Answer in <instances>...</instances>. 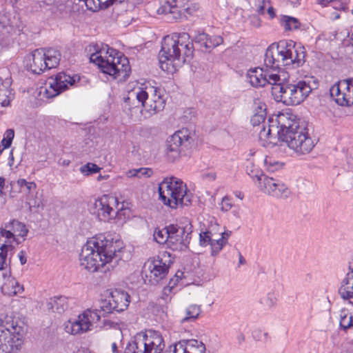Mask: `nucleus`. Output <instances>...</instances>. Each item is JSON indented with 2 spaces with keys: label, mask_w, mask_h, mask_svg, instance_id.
<instances>
[{
  "label": "nucleus",
  "mask_w": 353,
  "mask_h": 353,
  "mask_svg": "<svg viewBox=\"0 0 353 353\" xmlns=\"http://www.w3.org/2000/svg\"><path fill=\"white\" fill-rule=\"evenodd\" d=\"M5 184V179L0 177V193L2 192Z\"/></svg>",
  "instance_id": "obj_58"
},
{
  "label": "nucleus",
  "mask_w": 353,
  "mask_h": 353,
  "mask_svg": "<svg viewBox=\"0 0 353 353\" xmlns=\"http://www.w3.org/2000/svg\"><path fill=\"white\" fill-rule=\"evenodd\" d=\"M205 179L208 181H214L216 179V174L214 172H209L203 175Z\"/></svg>",
  "instance_id": "obj_52"
},
{
  "label": "nucleus",
  "mask_w": 353,
  "mask_h": 353,
  "mask_svg": "<svg viewBox=\"0 0 353 353\" xmlns=\"http://www.w3.org/2000/svg\"><path fill=\"white\" fill-rule=\"evenodd\" d=\"M269 1L268 0H256L255 6L259 14H263L266 7L268 6Z\"/></svg>",
  "instance_id": "obj_46"
},
{
  "label": "nucleus",
  "mask_w": 353,
  "mask_h": 353,
  "mask_svg": "<svg viewBox=\"0 0 353 353\" xmlns=\"http://www.w3.org/2000/svg\"><path fill=\"white\" fill-rule=\"evenodd\" d=\"M283 70H263V68H256L250 70L248 73L249 82L254 87H263L266 84H270L274 87L277 82L281 81L280 76Z\"/></svg>",
  "instance_id": "obj_15"
},
{
  "label": "nucleus",
  "mask_w": 353,
  "mask_h": 353,
  "mask_svg": "<svg viewBox=\"0 0 353 353\" xmlns=\"http://www.w3.org/2000/svg\"><path fill=\"white\" fill-rule=\"evenodd\" d=\"M90 60L97 65L102 72L119 81L125 80L131 71L128 59L112 48L92 54Z\"/></svg>",
  "instance_id": "obj_5"
},
{
  "label": "nucleus",
  "mask_w": 353,
  "mask_h": 353,
  "mask_svg": "<svg viewBox=\"0 0 353 353\" xmlns=\"http://www.w3.org/2000/svg\"><path fill=\"white\" fill-rule=\"evenodd\" d=\"M129 303L130 295L122 290L115 289L111 292L108 300L101 302L100 309H98V311L101 312L102 316L112 311L120 312L126 310Z\"/></svg>",
  "instance_id": "obj_14"
},
{
  "label": "nucleus",
  "mask_w": 353,
  "mask_h": 353,
  "mask_svg": "<svg viewBox=\"0 0 353 353\" xmlns=\"http://www.w3.org/2000/svg\"><path fill=\"white\" fill-rule=\"evenodd\" d=\"M132 94L143 107L142 114H146V116L157 114L164 108L165 101L154 87H146L144 90L139 88Z\"/></svg>",
  "instance_id": "obj_11"
},
{
  "label": "nucleus",
  "mask_w": 353,
  "mask_h": 353,
  "mask_svg": "<svg viewBox=\"0 0 353 353\" xmlns=\"http://www.w3.org/2000/svg\"><path fill=\"white\" fill-rule=\"evenodd\" d=\"M18 244L11 231H0V270L9 266L12 251Z\"/></svg>",
  "instance_id": "obj_18"
},
{
  "label": "nucleus",
  "mask_w": 353,
  "mask_h": 353,
  "mask_svg": "<svg viewBox=\"0 0 353 353\" xmlns=\"http://www.w3.org/2000/svg\"><path fill=\"white\" fill-rule=\"evenodd\" d=\"M28 205H29L30 210H32V208H39L41 205V200L34 199L32 201H30L28 203Z\"/></svg>",
  "instance_id": "obj_50"
},
{
  "label": "nucleus",
  "mask_w": 353,
  "mask_h": 353,
  "mask_svg": "<svg viewBox=\"0 0 353 353\" xmlns=\"http://www.w3.org/2000/svg\"><path fill=\"white\" fill-rule=\"evenodd\" d=\"M339 293L344 300L353 298V261L350 263L348 272L341 282Z\"/></svg>",
  "instance_id": "obj_27"
},
{
  "label": "nucleus",
  "mask_w": 353,
  "mask_h": 353,
  "mask_svg": "<svg viewBox=\"0 0 353 353\" xmlns=\"http://www.w3.org/2000/svg\"><path fill=\"white\" fill-rule=\"evenodd\" d=\"M11 142L3 139L0 145L2 146V150H5L9 148L11 145Z\"/></svg>",
  "instance_id": "obj_54"
},
{
  "label": "nucleus",
  "mask_w": 353,
  "mask_h": 353,
  "mask_svg": "<svg viewBox=\"0 0 353 353\" xmlns=\"http://www.w3.org/2000/svg\"><path fill=\"white\" fill-rule=\"evenodd\" d=\"M192 55L193 44L188 33L167 35L162 41L159 54L160 67L168 73H174Z\"/></svg>",
  "instance_id": "obj_2"
},
{
  "label": "nucleus",
  "mask_w": 353,
  "mask_h": 353,
  "mask_svg": "<svg viewBox=\"0 0 353 353\" xmlns=\"http://www.w3.org/2000/svg\"><path fill=\"white\" fill-rule=\"evenodd\" d=\"M112 350L114 353H116L117 352V345L116 343H112Z\"/></svg>",
  "instance_id": "obj_62"
},
{
  "label": "nucleus",
  "mask_w": 353,
  "mask_h": 353,
  "mask_svg": "<svg viewBox=\"0 0 353 353\" xmlns=\"http://www.w3.org/2000/svg\"><path fill=\"white\" fill-rule=\"evenodd\" d=\"M213 230V228H210L208 231L201 232L199 234V243L201 246L210 245L212 254L215 255L219 251H215L213 245L215 242H217L216 237H219V234L214 232Z\"/></svg>",
  "instance_id": "obj_29"
},
{
  "label": "nucleus",
  "mask_w": 353,
  "mask_h": 353,
  "mask_svg": "<svg viewBox=\"0 0 353 353\" xmlns=\"http://www.w3.org/2000/svg\"><path fill=\"white\" fill-rule=\"evenodd\" d=\"M244 262H245V261H244L243 257L241 255H240V257H239V263H240L241 264H243V263H244Z\"/></svg>",
  "instance_id": "obj_63"
},
{
  "label": "nucleus",
  "mask_w": 353,
  "mask_h": 353,
  "mask_svg": "<svg viewBox=\"0 0 353 353\" xmlns=\"http://www.w3.org/2000/svg\"><path fill=\"white\" fill-rule=\"evenodd\" d=\"M14 137V130L12 129H8L6 131L3 139L7 140L12 143V139Z\"/></svg>",
  "instance_id": "obj_49"
},
{
  "label": "nucleus",
  "mask_w": 353,
  "mask_h": 353,
  "mask_svg": "<svg viewBox=\"0 0 353 353\" xmlns=\"http://www.w3.org/2000/svg\"><path fill=\"white\" fill-rule=\"evenodd\" d=\"M331 6L336 10L345 9V5L339 0H333V1H332Z\"/></svg>",
  "instance_id": "obj_48"
},
{
  "label": "nucleus",
  "mask_w": 353,
  "mask_h": 353,
  "mask_svg": "<svg viewBox=\"0 0 353 353\" xmlns=\"http://www.w3.org/2000/svg\"><path fill=\"white\" fill-rule=\"evenodd\" d=\"M117 1V0H86L85 6L88 10L94 12L99 9H105Z\"/></svg>",
  "instance_id": "obj_36"
},
{
  "label": "nucleus",
  "mask_w": 353,
  "mask_h": 353,
  "mask_svg": "<svg viewBox=\"0 0 353 353\" xmlns=\"http://www.w3.org/2000/svg\"><path fill=\"white\" fill-rule=\"evenodd\" d=\"M288 74L283 70L281 81L271 88L272 94L278 102L287 105H299L311 93L313 87L310 81L302 80L293 83H285Z\"/></svg>",
  "instance_id": "obj_4"
},
{
  "label": "nucleus",
  "mask_w": 353,
  "mask_h": 353,
  "mask_svg": "<svg viewBox=\"0 0 353 353\" xmlns=\"http://www.w3.org/2000/svg\"><path fill=\"white\" fill-rule=\"evenodd\" d=\"M159 197L163 204L172 209L187 206L192 201V194L179 179L172 176L164 179L159 185Z\"/></svg>",
  "instance_id": "obj_6"
},
{
  "label": "nucleus",
  "mask_w": 353,
  "mask_h": 353,
  "mask_svg": "<svg viewBox=\"0 0 353 353\" xmlns=\"http://www.w3.org/2000/svg\"><path fill=\"white\" fill-rule=\"evenodd\" d=\"M77 77H71L65 73H59L55 78L50 79L48 86L46 88V94L48 98H52L65 90L68 85H73Z\"/></svg>",
  "instance_id": "obj_21"
},
{
  "label": "nucleus",
  "mask_w": 353,
  "mask_h": 353,
  "mask_svg": "<svg viewBox=\"0 0 353 353\" xmlns=\"http://www.w3.org/2000/svg\"><path fill=\"white\" fill-rule=\"evenodd\" d=\"M300 1L301 0H288V1L290 2L293 6H296L297 5H299Z\"/></svg>",
  "instance_id": "obj_60"
},
{
  "label": "nucleus",
  "mask_w": 353,
  "mask_h": 353,
  "mask_svg": "<svg viewBox=\"0 0 353 353\" xmlns=\"http://www.w3.org/2000/svg\"><path fill=\"white\" fill-rule=\"evenodd\" d=\"M22 327L10 317L0 320V353H17L23 344Z\"/></svg>",
  "instance_id": "obj_8"
},
{
  "label": "nucleus",
  "mask_w": 353,
  "mask_h": 353,
  "mask_svg": "<svg viewBox=\"0 0 353 353\" xmlns=\"http://www.w3.org/2000/svg\"><path fill=\"white\" fill-rule=\"evenodd\" d=\"M350 39L351 41V44L353 46V32L351 34Z\"/></svg>",
  "instance_id": "obj_64"
},
{
  "label": "nucleus",
  "mask_w": 353,
  "mask_h": 353,
  "mask_svg": "<svg viewBox=\"0 0 353 353\" xmlns=\"http://www.w3.org/2000/svg\"><path fill=\"white\" fill-rule=\"evenodd\" d=\"M152 170L150 168H141L139 169H134L129 170L127 172V176L128 177H140L141 176H145L146 177H149L152 175Z\"/></svg>",
  "instance_id": "obj_42"
},
{
  "label": "nucleus",
  "mask_w": 353,
  "mask_h": 353,
  "mask_svg": "<svg viewBox=\"0 0 353 353\" xmlns=\"http://www.w3.org/2000/svg\"><path fill=\"white\" fill-rule=\"evenodd\" d=\"M165 347L162 336L159 332L148 330L138 333L125 347V353H162Z\"/></svg>",
  "instance_id": "obj_7"
},
{
  "label": "nucleus",
  "mask_w": 353,
  "mask_h": 353,
  "mask_svg": "<svg viewBox=\"0 0 353 353\" xmlns=\"http://www.w3.org/2000/svg\"><path fill=\"white\" fill-rule=\"evenodd\" d=\"M17 185L21 188H26V190L30 192L32 190H35L37 188L34 182H28L26 179H20L17 181Z\"/></svg>",
  "instance_id": "obj_45"
},
{
  "label": "nucleus",
  "mask_w": 353,
  "mask_h": 353,
  "mask_svg": "<svg viewBox=\"0 0 353 353\" xmlns=\"http://www.w3.org/2000/svg\"><path fill=\"white\" fill-rule=\"evenodd\" d=\"M220 205L222 211L228 212L232 208L233 205L231 202V199L228 196H225L222 199Z\"/></svg>",
  "instance_id": "obj_47"
},
{
  "label": "nucleus",
  "mask_w": 353,
  "mask_h": 353,
  "mask_svg": "<svg viewBox=\"0 0 353 353\" xmlns=\"http://www.w3.org/2000/svg\"><path fill=\"white\" fill-rule=\"evenodd\" d=\"M201 312V306L193 304L188 306L185 310V316L181 319V322H185L189 320L196 319Z\"/></svg>",
  "instance_id": "obj_37"
},
{
  "label": "nucleus",
  "mask_w": 353,
  "mask_h": 353,
  "mask_svg": "<svg viewBox=\"0 0 353 353\" xmlns=\"http://www.w3.org/2000/svg\"><path fill=\"white\" fill-rule=\"evenodd\" d=\"M58 163L61 165V166H63V167H66V166H68L70 163V160L69 159H60L59 160V162Z\"/></svg>",
  "instance_id": "obj_53"
},
{
  "label": "nucleus",
  "mask_w": 353,
  "mask_h": 353,
  "mask_svg": "<svg viewBox=\"0 0 353 353\" xmlns=\"http://www.w3.org/2000/svg\"><path fill=\"white\" fill-rule=\"evenodd\" d=\"M276 125L274 124L273 119H268V123L263 124L260 128H256V131L259 132V137L261 141L272 143L271 137L272 132L276 133Z\"/></svg>",
  "instance_id": "obj_28"
},
{
  "label": "nucleus",
  "mask_w": 353,
  "mask_h": 353,
  "mask_svg": "<svg viewBox=\"0 0 353 353\" xmlns=\"http://www.w3.org/2000/svg\"><path fill=\"white\" fill-rule=\"evenodd\" d=\"M219 234V237H216L217 242H215L214 249L215 251H221L223 247L227 243L228 239L231 234V231H224L221 232H216Z\"/></svg>",
  "instance_id": "obj_39"
},
{
  "label": "nucleus",
  "mask_w": 353,
  "mask_h": 353,
  "mask_svg": "<svg viewBox=\"0 0 353 353\" xmlns=\"http://www.w3.org/2000/svg\"><path fill=\"white\" fill-rule=\"evenodd\" d=\"M129 209L124 208L123 203H119L117 208H115V214L113 219H116L117 222L122 223L125 221L129 216Z\"/></svg>",
  "instance_id": "obj_41"
},
{
  "label": "nucleus",
  "mask_w": 353,
  "mask_h": 353,
  "mask_svg": "<svg viewBox=\"0 0 353 353\" xmlns=\"http://www.w3.org/2000/svg\"><path fill=\"white\" fill-rule=\"evenodd\" d=\"M194 42L199 45L201 50L210 52L212 49L222 44L223 39L219 35L199 33L195 37Z\"/></svg>",
  "instance_id": "obj_24"
},
{
  "label": "nucleus",
  "mask_w": 353,
  "mask_h": 353,
  "mask_svg": "<svg viewBox=\"0 0 353 353\" xmlns=\"http://www.w3.org/2000/svg\"><path fill=\"white\" fill-rule=\"evenodd\" d=\"M280 139L299 154H307L314 147V141L303 125L293 132H286Z\"/></svg>",
  "instance_id": "obj_12"
},
{
  "label": "nucleus",
  "mask_w": 353,
  "mask_h": 353,
  "mask_svg": "<svg viewBox=\"0 0 353 353\" xmlns=\"http://www.w3.org/2000/svg\"><path fill=\"white\" fill-rule=\"evenodd\" d=\"M264 163L270 172H274L281 169L283 166V163L273 159L270 157H267L265 159Z\"/></svg>",
  "instance_id": "obj_43"
},
{
  "label": "nucleus",
  "mask_w": 353,
  "mask_h": 353,
  "mask_svg": "<svg viewBox=\"0 0 353 353\" xmlns=\"http://www.w3.org/2000/svg\"><path fill=\"white\" fill-rule=\"evenodd\" d=\"M258 108L259 110L252 116L250 119L252 125L256 128H260L263 124H265V119L266 115L265 104L259 102Z\"/></svg>",
  "instance_id": "obj_33"
},
{
  "label": "nucleus",
  "mask_w": 353,
  "mask_h": 353,
  "mask_svg": "<svg viewBox=\"0 0 353 353\" xmlns=\"http://www.w3.org/2000/svg\"><path fill=\"white\" fill-rule=\"evenodd\" d=\"M93 205L101 221H110L114 217L115 208L119 205V202L116 196L105 194L97 199Z\"/></svg>",
  "instance_id": "obj_17"
},
{
  "label": "nucleus",
  "mask_w": 353,
  "mask_h": 353,
  "mask_svg": "<svg viewBox=\"0 0 353 353\" xmlns=\"http://www.w3.org/2000/svg\"><path fill=\"white\" fill-rule=\"evenodd\" d=\"M274 123L276 125V134L279 139L283 134H285L286 132H293L303 126L299 125L294 115L288 113H281L276 115Z\"/></svg>",
  "instance_id": "obj_23"
},
{
  "label": "nucleus",
  "mask_w": 353,
  "mask_h": 353,
  "mask_svg": "<svg viewBox=\"0 0 353 353\" xmlns=\"http://www.w3.org/2000/svg\"><path fill=\"white\" fill-rule=\"evenodd\" d=\"M48 305L54 312L61 313L68 307V298L64 296H55L51 299Z\"/></svg>",
  "instance_id": "obj_34"
},
{
  "label": "nucleus",
  "mask_w": 353,
  "mask_h": 353,
  "mask_svg": "<svg viewBox=\"0 0 353 353\" xmlns=\"http://www.w3.org/2000/svg\"><path fill=\"white\" fill-rule=\"evenodd\" d=\"M18 258H19L21 265L26 264V263L27 261V258H26V254L25 251H23V250L20 251L19 253L18 254Z\"/></svg>",
  "instance_id": "obj_51"
},
{
  "label": "nucleus",
  "mask_w": 353,
  "mask_h": 353,
  "mask_svg": "<svg viewBox=\"0 0 353 353\" xmlns=\"http://www.w3.org/2000/svg\"><path fill=\"white\" fill-rule=\"evenodd\" d=\"M2 292L9 296L16 295L23 291V285H21L14 279L8 278L3 283Z\"/></svg>",
  "instance_id": "obj_31"
},
{
  "label": "nucleus",
  "mask_w": 353,
  "mask_h": 353,
  "mask_svg": "<svg viewBox=\"0 0 353 353\" xmlns=\"http://www.w3.org/2000/svg\"><path fill=\"white\" fill-rule=\"evenodd\" d=\"M101 316L98 309H87L77 319L70 320L65 323V332L74 335L85 333L92 330L93 323L98 322Z\"/></svg>",
  "instance_id": "obj_13"
},
{
  "label": "nucleus",
  "mask_w": 353,
  "mask_h": 353,
  "mask_svg": "<svg viewBox=\"0 0 353 353\" xmlns=\"http://www.w3.org/2000/svg\"><path fill=\"white\" fill-rule=\"evenodd\" d=\"M170 235V225L161 229V230H156L154 232V240L160 243L168 244V239Z\"/></svg>",
  "instance_id": "obj_38"
},
{
  "label": "nucleus",
  "mask_w": 353,
  "mask_h": 353,
  "mask_svg": "<svg viewBox=\"0 0 353 353\" xmlns=\"http://www.w3.org/2000/svg\"><path fill=\"white\" fill-rule=\"evenodd\" d=\"M160 6L157 12L159 14L169 15L170 19H178L189 8V0H159Z\"/></svg>",
  "instance_id": "obj_19"
},
{
  "label": "nucleus",
  "mask_w": 353,
  "mask_h": 353,
  "mask_svg": "<svg viewBox=\"0 0 353 353\" xmlns=\"http://www.w3.org/2000/svg\"><path fill=\"white\" fill-rule=\"evenodd\" d=\"M109 178V176L108 175H101L100 174L98 177H97V181H100L101 180H105V179H108Z\"/></svg>",
  "instance_id": "obj_59"
},
{
  "label": "nucleus",
  "mask_w": 353,
  "mask_h": 353,
  "mask_svg": "<svg viewBox=\"0 0 353 353\" xmlns=\"http://www.w3.org/2000/svg\"><path fill=\"white\" fill-rule=\"evenodd\" d=\"M123 249V242L110 236L98 235L88 239L83 246L79 256L80 265L89 272L110 270L113 259L118 261Z\"/></svg>",
  "instance_id": "obj_1"
},
{
  "label": "nucleus",
  "mask_w": 353,
  "mask_h": 353,
  "mask_svg": "<svg viewBox=\"0 0 353 353\" xmlns=\"http://www.w3.org/2000/svg\"><path fill=\"white\" fill-rule=\"evenodd\" d=\"M305 52L303 46H296L292 41H280L271 44L265 51L264 63L267 68L281 70V66L296 64L301 65L305 62Z\"/></svg>",
  "instance_id": "obj_3"
},
{
  "label": "nucleus",
  "mask_w": 353,
  "mask_h": 353,
  "mask_svg": "<svg viewBox=\"0 0 353 353\" xmlns=\"http://www.w3.org/2000/svg\"><path fill=\"white\" fill-rule=\"evenodd\" d=\"M268 12L270 14V16L272 18L274 16V9L272 7L268 6L267 8Z\"/></svg>",
  "instance_id": "obj_57"
},
{
  "label": "nucleus",
  "mask_w": 353,
  "mask_h": 353,
  "mask_svg": "<svg viewBox=\"0 0 353 353\" xmlns=\"http://www.w3.org/2000/svg\"><path fill=\"white\" fill-rule=\"evenodd\" d=\"M340 328L346 331L353 327V315L346 308H342L339 312Z\"/></svg>",
  "instance_id": "obj_32"
},
{
  "label": "nucleus",
  "mask_w": 353,
  "mask_h": 353,
  "mask_svg": "<svg viewBox=\"0 0 353 353\" xmlns=\"http://www.w3.org/2000/svg\"><path fill=\"white\" fill-rule=\"evenodd\" d=\"M204 344L197 340H184L175 344L174 353H205Z\"/></svg>",
  "instance_id": "obj_26"
},
{
  "label": "nucleus",
  "mask_w": 353,
  "mask_h": 353,
  "mask_svg": "<svg viewBox=\"0 0 353 353\" xmlns=\"http://www.w3.org/2000/svg\"><path fill=\"white\" fill-rule=\"evenodd\" d=\"M236 341L239 345L242 344L245 341V336L243 334H239L236 336Z\"/></svg>",
  "instance_id": "obj_55"
},
{
  "label": "nucleus",
  "mask_w": 353,
  "mask_h": 353,
  "mask_svg": "<svg viewBox=\"0 0 353 353\" xmlns=\"http://www.w3.org/2000/svg\"><path fill=\"white\" fill-rule=\"evenodd\" d=\"M190 243L189 234L184 228L170 225V235L168 247L172 250H184Z\"/></svg>",
  "instance_id": "obj_22"
},
{
  "label": "nucleus",
  "mask_w": 353,
  "mask_h": 353,
  "mask_svg": "<svg viewBox=\"0 0 353 353\" xmlns=\"http://www.w3.org/2000/svg\"><path fill=\"white\" fill-rule=\"evenodd\" d=\"M61 54L59 50L37 49L26 58V66L34 74H39L46 70L56 68L60 61Z\"/></svg>",
  "instance_id": "obj_9"
},
{
  "label": "nucleus",
  "mask_w": 353,
  "mask_h": 353,
  "mask_svg": "<svg viewBox=\"0 0 353 353\" xmlns=\"http://www.w3.org/2000/svg\"><path fill=\"white\" fill-rule=\"evenodd\" d=\"M10 82L6 80L0 85V105L6 107L10 104L11 100V90L9 89Z\"/></svg>",
  "instance_id": "obj_35"
},
{
  "label": "nucleus",
  "mask_w": 353,
  "mask_h": 353,
  "mask_svg": "<svg viewBox=\"0 0 353 353\" xmlns=\"http://www.w3.org/2000/svg\"><path fill=\"white\" fill-rule=\"evenodd\" d=\"M0 231H11L12 234L14 236V238L19 243V242L16 239V236H19L24 237L27 235V233L28 232L26 225L23 223L16 220H13L11 222H10L8 224L6 225V229H0Z\"/></svg>",
  "instance_id": "obj_30"
},
{
  "label": "nucleus",
  "mask_w": 353,
  "mask_h": 353,
  "mask_svg": "<svg viewBox=\"0 0 353 353\" xmlns=\"http://www.w3.org/2000/svg\"><path fill=\"white\" fill-rule=\"evenodd\" d=\"M332 1H333V0H318L319 4L323 6H326L328 4L331 5Z\"/></svg>",
  "instance_id": "obj_56"
},
{
  "label": "nucleus",
  "mask_w": 353,
  "mask_h": 353,
  "mask_svg": "<svg viewBox=\"0 0 353 353\" xmlns=\"http://www.w3.org/2000/svg\"><path fill=\"white\" fill-rule=\"evenodd\" d=\"M191 142V132L188 129L181 128L175 132L166 140L165 154L168 159L172 162L179 160L190 147Z\"/></svg>",
  "instance_id": "obj_10"
},
{
  "label": "nucleus",
  "mask_w": 353,
  "mask_h": 353,
  "mask_svg": "<svg viewBox=\"0 0 353 353\" xmlns=\"http://www.w3.org/2000/svg\"><path fill=\"white\" fill-rule=\"evenodd\" d=\"M330 95L341 106L353 105V79L339 81L330 88Z\"/></svg>",
  "instance_id": "obj_16"
},
{
  "label": "nucleus",
  "mask_w": 353,
  "mask_h": 353,
  "mask_svg": "<svg viewBox=\"0 0 353 353\" xmlns=\"http://www.w3.org/2000/svg\"><path fill=\"white\" fill-rule=\"evenodd\" d=\"M101 169V168L95 163H88L80 168V172L84 175L88 176L92 173L99 172Z\"/></svg>",
  "instance_id": "obj_44"
},
{
  "label": "nucleus",
  "mask_w": 353,
  "mask_h": 353,
  "mask_svg": "<svg viewBox=\"0 0 353 353\" xmlns=\"http://www.w3.org/2000/svg\"><path fill=\"white\" fill-rule=\"evenodd\" d=\"M254 21H253V24L254 26L258 27L260 26V20L258 18L254 17Z\"/></svg>",
  "instance_id": "obj_61"
},
{
  "label": "nucleus",
  "mask_w": 353,
  "mask_h": 353,
  "mask_svg": "<svg viewBox=\"0 0 353 353\" xmlns=\"http://www.w3.org/2000/svg\"><path fill=\"white\" fill-rule=\"evenodd\" d=\"M282 25L285 30H293L299 28L300 23L296 18L285 16L282 19Z\"/></svg>",
  "instance_id": "obj_40"
},
{
  "label": "nucleus",
  "mask_w": 353,
  "mask_h": 353,
  "mask_svg": "<svg viewBox=\"0 0 353 353\" xmlns=\"http://www.w3.org/2000/svg\"><path fill=\"white\" fill-rule=\"evenodd\" d=\"M145 268L150 272V277L157 282L165 278L169 268L168 265L159 258L149 260L145 264Z\"/></svg>",
  "instance_id": "obj_25"
},
{
  "label": "nucleus",
  "mask_w": 353,
  "mask_h": 353,
  "mask_svg": "<svg viewBox=\"0 0 353 353\" xmlns=\"http://www.w3.org/2000/svg\"><path fill=\"white\" fill-rule=\"evenodd\" d=\"M258 180L260 189L269 195L286 198L290 194V190L286 185L277 179L263 175L258 177Z\"/></svg>",
  "instance_id": "obj_20"
}]
</instances>
